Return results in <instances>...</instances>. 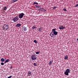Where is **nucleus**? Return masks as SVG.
<instances>
[{"label": "nucleus", "instance_id": "f257e3e1", "mask_svg": "<svg viewBox=\"0 0 78 78\" xmlns=\"http://www.w3.org/2000/svg\"><path fill=\"white\" fill-rule=\"evenodd\" d=\"M58 34V32L56 31V30L55 28L52 29V32H51L50 34V36L51 37H54L55 36Z\"/></svg>", "mask_w": 78, "mask_h": 78}, {"label": "nucleus", "instance_id": "f03ea898", "mask_svg": "<svg viewBox=\"0 0 78 78\" xmlns=\"http://www.w3.org/2000/svg\"><path fill=\"white\" fill-rule=\"evenodd\" d=\"M19 18H18V16H16V17L13 18L12 20H13L14 22H17L18 20H19Z\"/></svg>", "mask_w": 78, "mask_h": 78}, {"label": "nucleus", "instance_id": "7ed1b4c3", "mask_svg": "<svg viewBox=\"0 0 78 78\" xmlns=\"http://www.w3.org/2000/svg\"><path fill=\"white\" fill-rule=\"evenodd\" d=\"M70 69H67L66 70V71L64 72V74L65 75H69V73H70Z\"/></svg>", "mask_w": 78, "mask_h": 78}, {"label": "nucleus", "instance_id": "20e7f679", "mask_svg": "<svg viewBox=\"0 0 78 78\" xmlns=\"http://www.w3.org/2000/svg\"><path fill=\"white\" fill-rule=\"evenodd\" d=\"M31 59L33 60L34 61V60H36L37 59V57L36 55H31Z\"/></svg>", "mask_w": 78, "mask_h": 78}, {"label": "nucleus", "instance_id": "39448f33", "mask_svg": "<svg viewBox=\"0 0 78 78\" xmlns=\"http://www.w3.org/2000/svg\"><path fill=\"white\" fill-rule=\"evenodd\" d=\"M8 25H6V24H4L3 27V29L5 31H6V30H7L8 29Z\"/></svg>", "mask_w": 78, "mask_h": 78}, {"label": "nucleus", "instance_id": "423d86ee", "mask_svg": "<svg viewBox=\"0 0 78 78\" xmlns=\"http://www.w3.org/2000/svg\"><path fill=\"white\" fill-rule=\"evenodd\" d=\"M24 15H25V14L23 13H20L19 15H18L19 19H22Z\"/></svg>", "mask_w": 78, "mask_h": 78}, {"label": "nucleus", "instance_id": "0eeeda50", "mask_svg": "<svg viewBox=\"0 0 78 78\" xmlns=\"http://www.w3.org/2000/svg\"><path fill=\"white\" fill-rule=\"evenodd\" d=\"M59 29L60 30H62L66 28V27L65 26H61L58 27Z\"/></svg>", "mask_w": 78, "mask_h": 78}, {"label": "nucleus", "instance_id": "6e6552de", "mask_svg": "<svg viewBox=\"0 0 78 78\" xmlns=\"http://www.w3.org/2000/svg\"><path fill=\"white\" fill-rule=\"evenodd\" d=\"M32 72L30 71H29L28 72H27V76H31V74H32Z\"/></svg>", "mask_w": 78, "mask_h": 78}, {"label": "nucleus", "instance_id": "1a4fd4ad", "mask_svg": "<svg viewBox=\"0 0 78 78\" xmlns=\"http://www.w3.org/2000/svg\"><path fill=\"white\" fill-rule=\"evenodd\" d=\"M23 30L24 31H26L27 30V27H23Z\"/></svg>", "mask_w": 78, "mask_h": 78}, {"label": "nucleus", "instance_id": "9d476101", "mask_svg": "<svg viewBox=\"0 0 78 78\" xmlns=\"http://www.w3.org/2000/svg\"><path fill=\"white\" fill-rule=\"evenodd\" d=\"M45 10L43 8H41L40 9H38V11H44V12H45Z\"/></svg>", "mask_w": 78, "mask_h": 78}, {"label": "nucleus", "instance_id": "9b49d317", "mask_svg": "<svg viewBox=\"0 0 78 78\" xmlns=\"http://www.w3.org/2000/svg\"><path fill=\"white\" fill-rule=\"evenodd\" d=\"M35 7L36 8H37V9H39V8H41V5H35Z\"/></svg>", "mask_w": 78, "mask_h": 78}, {"label": "nucleus", "instance_id": "f8f14e48", "mask_svg": "<svg viewBox=\"0 0 78 78\" xmlns=\"http://www.w3.org/2000/svg\"><path fill=\"white\" fill-rule=\"evenodd\" d=\"M20 26H21V24L20 23L17 24L16 25V27H20Z\"/></svg>", "mask_w": 78, "mask_h": 78}, {"label": "nucleus", "instance_id": "ddd939ff", "mask_svg": "<svg viewBox=\"0 0 78 78\" xmlns=\"http://www.w3.org/2000/svg\"><path fill=\"white\" fill-rule=\"evenodd\" d=\"M9 61V59H7L4 62L5 64H6L7 62H8Z\"/></svg>", "mask_w": 78, "mask_h": 78}, {"label": "nucleus", "instance_id": "4468645a", "mask_svg": "<svg viewBox=\"0 0 78 78\" xmlns=\"http://www.w3.org/2000/svg\"><path fill=\"white\" fill-rule=\"evenodd\" d=\"M64 59L65 60H67L68 59V55H66L64 58Z\"/></svg>", "mask_w": 78, "mask_h": 78}, {"label": "nucleus", "instance_id": "2eb2a0df", "mask_svg": "<svg viewBox=\"0 0 78 78\" xmlns=\"http://www.w3.org/2000/svg\"><path fill=\"white\" fill-rule=\"evenodd\" d=\"M1 61L2 62H4L5 61V59L3 58L1 59Z\"/></svg>", "mask_w": 78, "mask_h": 78}, {"label": "nucleus", "instance_id": "dca6fc26", "mask_svg": "<svg viewBox=\"0 0 78 78\" xmlns=\"http://www.w3.org/2000/svg\"><path fill=\"white\" fill-rule=\"evenodd\" d=\"M38 5V3L37 2H34V3H33V5Z\"/></svg>", "mask_w": 78, "mask_h": 78}, {"label": "nucleus", "instance_id": "f3484780", "mask_svg": "<svg viewBox=\"0 0 78 78\" xmlns=\"http://www.w3.org/2000/svg\"><path fill=\"white\" fill-rule=\"evenodd\" d=\"M37 28L36 27V26H33L32 27V30H34V29H36V28Z\"/></svg>", "mask_w": 78, "mask_h": 78}, {"label": "nucleus", "instance_id": "a211bd4d", "mask_svg": "<svg viewBox=\"0 0 78 78\" xmlns=\"http://www.w3.org/2000/svg\"><path fill=\"white\" fill-rule=\"evenodd\" d=\"M38 31L39 32H41V30H42V28H38Z\"/></svg>", "mask_w": 78, "mask_h": 78}, {"label": "nucleus", "instance_id": "6ab92c4d", "mask_svg": "<svg viewBox=\"0 0 78 78\" xmlns=\"http://www.w3.org/2000/svg\"><path fill=\"white\" fill-rule=\"evenodd\" d=\"M52 64V61H50L49 63V65H51V64Z\"/></svg>", "mask_w": 78, "mask_h": 78}, {"label": "nucleus", "instance_id": "aec40b11", "mask_svg": "<svg viewBox=\"0 0 78 78\" xmlns=\"http://www.w3.org/2000/svg\"><path fill=\"white\" fill-rule=\"evenodd\" d=\"M7 8L6 7H4L3 8V10H6V9H7Z\"/></svg>", "mask_w": 78, "mask_h": 78}, {"label": "nucleus", "instance_id": "412c9836", "mask_svg": "<svg viewBox=\"0 0 78 78\" xmlns=\"http://www.w3.org/2000/svg\"><path fill=\"white\" fill-rule=\"evenodd\" d=\"M77 3H78V1L77 2ZM78 6V4H76L74 6L75 8H76V7H77Z\"/></svg>", "mask_w": 78, "mask_h": 78}, {"label": "nucleus", "instance_id": "4be33fe9", "mask_svg": "<svg viewBox=\"0 0 78 78\" xmlns=\"http://www.w3.org/2000/svg\"><path fill=\"white\" fill-rule=\"evenodd\" d=\"M34 42H35V44H37V43L38 42L37 41H36V40H34Z\"/></svg>", "mask_w": 78, "mask_h": 78}, {"label": "nucleus", "instance_id": "5701e85b", "mask_svg": "<svg viewBox=\"0 0 78 78\" xmlns=\"http://www.w3.org/2000/svg\"><path fill=\"white\" fill-rule=\"evenodd\" d=\"M34 66H37V64H36V63H35L34 62V64H33Z\"/></svg>", "mask_w": 78, "mask_h": 78}, {"label": "nucleus", "instance_id": "b1692460", "mask_svg": "<svg viewBox=\"0 0 78 78\" xmlns=\"http://www.w3.org/2000/svg\"><path fill=\"white\" fill-rule=\"evenodd\" d=\"M39 53H40V52L39 51H37L36 52V54H39Z\"/></svg>", "mask_w": 78, "mask_h": 78}, {"label": "nucleus", "instance_id": "393cba45", "mask_svg": "<svg viewBox=\"0 0 78 78\" xmlns=\"http://www.w3.org/2000/svg\"><path fill=\"white\" fill-rule=\"evenodd\" d=\"M63 10L64 11H67V9L65 8H64V9H63Z\"/></svg>", "mask_w": 78, "mask_h": 78}, {"label": "nucleus", "instance_id": "a878e982", "mask_svg": "<svg viewBox=\"0 0 78 78\" xmlns=\"http://www.w3.org/2000/svg\"><path fill=\"white\" fill-rule=\"evenodd\" d=\"M56 6H55L54 7H53V9H56Z\"/></svg>", "mask_w": 78, "mask_h": 78}, {"label": "nucleus", "instance_id": "bb28decb", "mask_svg": "<svg viewBox=\"0 0 78 78\" xmlns=\"http://www.w3.org/2000/svg\"><path fill=\"white\" fill-rule=\"evenodd\" d=\"M1 65H2V66H3V65H4V63L1 62Z\"/></svg>", "mask_w": 78, "mask_h": 78}, {"label": "nucleus", "instance_id": "cd10ccee", "mask_svg": "<svg viewBox=\"0 0 78 78\" xmlns=\"http://www.w3.org/2000/svg\"><path fill=\"white\" fill-rule=\"evenodd\" d=\"M12 77V76H9L7 78H11Z\"/></svg>", "mask_w": 78, "mask_h": 78}, {"label": "nucleus", "instance_id": "c85d7f7f", "mask_svg": "<svg viewBox=\"0 0 78 78\" xmlns=\"http://www.w3.org/2000/svg\"><path fill=\"white\" fill-rule=\"evenodd\" d=\"M6 58H5V60H6Z\"/></svg>", "mask_w": 78, "mask_h": 78}, {"label": "nucleus", "instance_id": "c756f323", "mask_svg": "<svg viewBox=\"0 0 78 78\" xmlns=\"http://www.w3.org/2000/svg\"><path fill=\"white\" fill-rule=\"evenodd\" d=\"M10 69H12V67H11L10 68Z\"/></svg>", "mask_w": 78, "mask_h": 78}]
</instances>
